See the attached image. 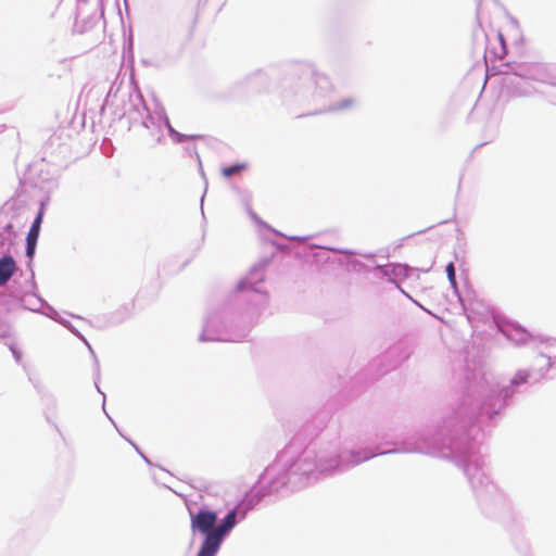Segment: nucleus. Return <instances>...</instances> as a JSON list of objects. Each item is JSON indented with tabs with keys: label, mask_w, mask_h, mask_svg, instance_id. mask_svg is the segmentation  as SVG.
I'll use <instances>...</instances> for the list:
<instances>
[{
	"label": "nucleus",
	"mask_w": 556,
	"mask_h": 556,
	"mask_svg": "<svg viewBox=\"0 0 556 556\" xmlns=\"http://www.w3.org/2000/svg\"><path fill=\"white\" fill-rule=\"evenodd\" d=\"M353 104V100H346L338 104V109H346Z\"/></svg>",
	"instance_id": "obj_6"
},
{
	"label": "nucleus",
	"mask_w": 556,
	"mask_h": 556,
	"mask_svg": "<svg viewBox=\"0 0 556 556\" xmlns=\"http://www.w3.org/2000/svg\"><path fill=\"white\" fill-rule=\"evenodd\" d=\"M446 274H447V277H448V280L451 281L452 285H455V281H456V275H455V267H454V264L453 263H450L447 266H446Z\"/></svg>",
	"instance_id": "obj_5"
},
{
	"label": "nucleus",
	"mask_w": 556,
	"mask_h": 556,
	"mask_svg": "<svg viewBox=\"0 0 556 556\" xmlns=\"http://www.w3.org/2000/svg\"><path fill=\"white\" fill-rule=\"evenodd\" d=\"M43 214H45V204L41 203L40 210H39L36 218L34 219V222L28 230L27 237H26V254L28 257H33V255L35 253Z\"/></svg>",
	"instance_id": "obj_2"
},
{
	"label": "nucleus",
	"mask_w": 556,
	"mask_h": 556,
	"mask_svg": "<svg viewBox=\"0 0 556 556\" xmlns=\"http://www.w3.org/2000/svg\"><path fill=\"white\" fill-rule=\"evenodd\" d=\"M245 168V164H235L222 168V175L226 178L231 177Z\"/></svg>",
	"instance_id": "obj_4"
},
{
	"label": "nucleus",
	"mask_w": 556,
	"mask_h": 556,
	"mask_svg": "<svg viewBox=\"0 0 556 556\" xmlns=\"http://www.w3.org/2000/svg\"><path fill=\"white\" fill-rule=\"evenodd\" d=\"M236 510L227 514L223 522L215 527L217 514L211 510H199L191 515V529L204 534L198 556H215L224 536L236 526Z\"/></svg>",
	"instance_id": "obj_1"
},
{
	"label": "nucleus",
	"mask_w": 556,
	"mask_h": 556,
	"mask_svg": "<svg viewBox=\"0 0 556 556\" xmlns=\"http://www.w3.org/2000/svg\"><path fill=\"white\" fill-rule=\"evenodd\" d=\"M16 268L15 261L12 256H3L0 258V286H3L13 276Z\"/></svg>",
	"instance_id": "obj_3"
}]
</instances>
